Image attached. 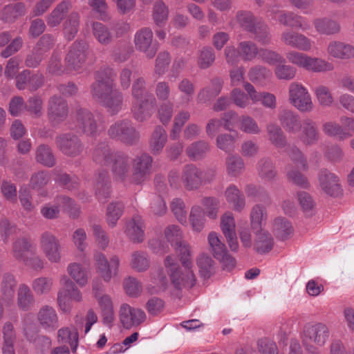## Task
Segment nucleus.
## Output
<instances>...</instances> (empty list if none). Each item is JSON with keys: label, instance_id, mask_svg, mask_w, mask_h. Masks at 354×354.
<instances>
[{"label": "nucleus", "instance_id": "obj_9", "mask_svg": "<svg viewBox=\"0 0 354 354\" xmlns=\"http://www.w3.org/2000/svg\"><path fill=\"white\" fill-rule=\"evenodd\" d=\"M55 143L60 151L66 156L75 158L84 151V145L81 138L72 133H65L57 136Z\"/></svg>", "mask_w": 354, "mask_h": 354}, {"label": "nucleus", "instance_id": "obj_7", "mask_svg": "<svg viewBox=\"0 0 354 354\" xmlns=\"http://www.w3.org/2000/svg\"><path fill=\"white\" fill-rule=\"evenodd\" d=\"M290 103L301 113H310L314 109L311 95L308 89L299 82H292L288 87Z\"/></svg>", "mask_w": 354, "mask_h": 354}, {"label": "nucleus", "instance_id": "obj_29", "mask_svg": "<svg viewBox=\"0 0 354 354\" xmlns=\"http://www.w3.org/2000/svg\"><path fill=\"white\" fill-rule=\"evenodd\" d=\"M278 20L283 26L299 28L303 31L310 29V24L306 18L291 12H280Z\"/></svg>", "mask_w": 354, "mask_h": 354}, {"label": "nucleus", "instance_id": "obj_45", "mask_svg": "<svg viewBox=\"0 0 354 354\" xmlns=\"http://www.w3.org/2000/svg\"><path fill=\"white\" fill-rule=\"evenodd\" d=\"M304 69L313 73H325L333 71L334 66L322 58L308 56Z\"/></svg>", "mask_w": 354, "mask_h": 354}, {"label": "nucleus", "instance_id": "obj_23", "mask_svg": "<svg viewBox=\"0 0 354 354\" xmlns=\"http://www.w3.org/2000/svg\"><path fill=\"white\" fill-rule=\"evenodd\" d=\"M63 206L70 212L71 216L75 218L79 214V208L74 201L66 196H59L55 205L46 207V218L53 219L57 218L60 211V206Z\"/></svg>", "mask_w": 354, "mask_h": 354}, {"label": "nucleus", "instance_id": "obj_48", "mask_svg": "<svg viewBox=\"0 0 354 354\" xmlns=\"http://www.w3.org/2000/svg\"><path fill=\"white\" fill-rule=\"evenodd\" d=\"M238 48L240 51L241 58L245 62L254 60L259 55V50L257 45L252 41H243L239 43Z\"/></svg>", "mask_w": 354, "mask_h": 354}, {"label": "nucleus", "instance_id": "obj_34", "mask_svg": "<svg viewBox=\"0 0 354 354\" xmlns=\"http://www.w3.org/2000/svg\"><path fill=\"white\" fill-rule=\"evenodd\" d=\"M223 81L220 77H214L211 80L210 86L202 88L198 93L197 100L200 103L209 101L218 95L222 90Z\"/></svg>", "mask_w": 354, "mask_h": 354}, {"label": "nucleus", "instance_id": "obj_2", "mask_svg": "<svg viewBox=\"0 0 354 354\" xmlns=\"http://www.w3.org/2000/svg\"><path fill=\"white\" fill-rule=\"evenodd\" d=\"M93 161L101 166H109L113 178L127 186L131 184L132 158L123 151H112L104 142H99L93 152Z\"/></svg>", "mask_w": 354, "mask_h": 354}, {"label": "nucleus", "instance_id": "obj_19", "mask_svg": "<svg viewBox=\"0 0 354 354\" xmlns=\"http://www.w3.org/2000/svg\"><path fill=\"white\" fill-rule=\"evenodd\" d=\"M281 40L285 45L302 51H310L313 48V41L310 39L294 30L283 32Z\"/></svg>", "mask_w": 354, "mask_h": 354}, {"label": "nucleus", "instance_id": "obj_57", "mask_svg": "<svg viewBox=\"0 0 354 354\" xmlns=\"http://www.w3.org/2000/svg\"><path fill=\"white\" fill-rule=\"evenodd\" d=\"M33 298L30 294L29 288L21 284L19 286L17 292V305L19 308L24 310H27L32 306Z\"/></svg>", "mask_w": 354, "mask_h": 354}, {"label": "nucleus", "instance_id": "obj_62", "mask_svg": "<svg viewBox=\"0 0 354 354\" xmlns=\"http://www.w3.org/2000/svg\"><path fill=\"white\" fill-rule=\"evenodd\" d=\"M322 130L326 135L330 137L339 136V138L344 139L351 136V134L344 131L340 124L333 121L324 123Z\"/></svg>", "mask_w": 354, "mask_h": 354}, {"label": "nucleus", "instance_id": "obj_4", "mask_svg": "<svg viewBox=\"0 0 354 354\" xmlns=\"http://www.w3.org/2000/svg\"><path fill=\"white\" fill-rule=\"evenodd\" d=\"M108 136L127 145H134L140 140V133L133 122L127 119L119 120L107 130Z\"/></svg>", "mask_w": 354, "mask_h": 354}, {"label": "nucleus", "instance_id": "obj_32", "mask_svg": "<svg viewBox=\"0 0 354 354\" xmlns=\"http://www.w3.org/2000/svg\"><path fill=\"white\" fill-rule=\"evenodd\" d=\"M167 141V133L165 129L158 125L153 129L149 140L150 151L154 155L160 154Z\"/></svg>", "mask_w": 354, "mask_h": 354}, {"label": "nucleus", "instance_id": "obj_31", "mask_svg": "<svg viewBox=\"0 0 354 354\" xmlns=\"http://www.w3.org/2000/svg\"><path fill=\"white\" fill-rule=\"evenodd\" d=\"M313 24L319 35H333L338 34L341 30L339 23L328 17L316 18Z\"/></svg>", "mask_w": 354, "mask_h": 354}, {"label": "nucleus", "instance_id": "obj_46", "mask_svg": "<svg viewBox=\"0 0 354 354\" xmlns=\"http://www.w3.org/2000/svg\"><path fill=\"white\" fill-rule=\"evenodd\" d=\"M46 257L53 263L59 261L60 246L57 239L51 234H46Z\"/></svg>", "mask_w": 354, "mask_h": 354}, {"label": "nucleus", "instance_id": "obj_41", "mask_svg": "<svg viewBox=\"0 0 354 354\" xmlns=\"http://www.w3.org/2000/svg\"><path fill=\"white\" fill-rule=\"evenodd\" d=\"M95 194L99 200L106 199L110 196L111 180L107 171H99L96 178Z\"/></svg>", "mask_w": 354, "mask_h": 354}, {"label": "nucleus", "instance_id": "obj_5", "mask_svg": "<svg viewBox=\"0 0 354 354\" xmlns=\"http://www.w3.org/2000/svg\"><path fill=\"white\" fill-rule=\"evenodd\" d=\"M115 77L114 70L109 67L97 71L95 82L91 85L92 97L100 103L113 90Z\"/></svg>", "mask_w": 354, "mask_h": 354}, {"label": "nucleus", "instance_id": "obj_26", "mask_svg": "<svg viewBox=\"0 0 354 354\" xmlns=\"http://www.w3.org/2000/svg\"><path fill=\"white\" fill-rule=\"evenodd\" d=\"M144 221L139 215L133 216L127 221L124 233L134 243H141L144 241Z\"/></svg>", "mask_w": 354, "mask_h": 354}, {"label": "nucleus", "instance_id": "obj_35", "mask_svg": "<svg viewBox=\"0 0 354 354\" xmlns=\"http://www.w3.org/2000/svg\"><path fill=\"white\" fill-rule=\"evenodd\" d=\"M226 201L232 205L233 209L237 212H241L245 207L244 195L234 184L230 185L225 191Z\"/></svg>", "mask_w": 354, "mask_h": 354}, {"label": "nucleus", "instance_id": "obj_3", "mask_svg": "<svg viewBox=\"0 0 354 354\" xmlns=\"http://www.w3.org/2000/svg\"><path fill=\"white\" fill-rule=\"evenodd\" d=\"M236 21L241 28L252 34L254 38L261 44L267 46L271 43L272 36L269 27L250 11H238Z\"/></svg>", "mask_w": 354, "mask_h": 354}, {"label": "nucleus", "instance_id": "obj_63", "mask_svg": "<svg viewBox=\"0 0 354 354\" xmlns=\"http://www.w3.org/2000/svg\"><path fill=\"white\" fill-rule=\"evenodd\" d=\"M196 264L203 277L208 278L213 273L214 261L207 254H200L196 259Z\"/></svg>", "mask_w": 354, "mask_h": 354}, {"label": "nucleus", "instance_id": "obj_33", "mask_svg": "<svg viewBox=\"0 0 354 354\" xmlns=\"http://www.w3.org/2000/svg\"><path fill=\"white\" fill-rule=\"evenodd\" d=\"M225 169L229 177H239L245 170L243 159L238 154L228 155L225 158Z\"/></svg>", "mask_w": 354, "mask_h": 354}, {"label": "nucleus", "instance_id": "obj_11", "mask_svg": "<svg viewBox=\"0 0 354 354\" xmlns=\"http://www.w3.org/2000/svg\"><path fill=\"white\" fill-rule=\"evenodd\" d=\"M207 240L213 256L221 262L223 269L227 271L232 270L235 267L236 261L228 253L225 244L221 241L217 233L210 232Z\"/></svg>", "mask_w": 354, "mask_h": 354}, {"label": "nucleus", "instance_id": "obj_36", "mask_svg": "<svg viewBox=\"0 0 354 354\" xmlns=\"http://www.w3.org/2000/svg\"><path fill=\"white\" fill-rule=\"evenodd\" d=\"M255 239L254 249L261 254L269 252L273 248L274 239L267 231H254Z\"/></svg>", "mask_w": 354, "mask_h": 354}, {"label": "nucleus", "instance_id": "obj_44", "mask_svg": "<svg viewBox=\"0 0 354 354\" xmlns=\"http://www.w3.org/2000/svg\"><path fill=\"white\" fill-rule=\"evenodd\" d=\"M64 288L59 291L57 295V302L61 309L64 312L70 310V306L66 303V298L74 291L77 287L73 281L68 278H64L62 280Z\"/></svg>", "mask_w": 354, "mask_h": 354}, {"label": "nucleus", "instance_id": "obj_47", "mask_svg": "<svg viewBox=\"0 0 354 354\" xmlns=\"http://www.w3.org/2000/svg\"><path fill=\"white\" fill-rule=\"evenodd\" d=\"M124 205L120 201L111 203L106 208V222L108 225L113 227L123 214Z\"/></svg>", "mask_w": 354, "mask_h": 354}, {"label": "nucleus", "instance_id": "obj_24", "mask_svg": "<svg viewBox=\"0 0 354 354\" xmlns=\"http://www.w3.org/2000/svg\"><path fill=\"white\" fill-rule=\"evenodd\" d=\"M301 134L299 140L305 146H312L316 145L320 138V133L317 125L315 121L310 118L303 120Z\"/></svg>", "mask_w": 354, "mask_h": 354}, {"label": "nucleus", "instance_id": "obj_15", "mask_svg": "<svg viewBox=\"0 0 354 354\" xmlns=\"http://www.w3.org/2000/svg\"><path fill=\"white\" fill-rule=\"evenodd\" d=\"M94 259L97 272L104 281H110L111 278L118 274L120 259L117 256H113L110 261H108L104 254L96 253Z\"/></svg>", "mask_w": 354, "mask_h": 354}, {"label": "nucleus", "instance_id": "obj_1", "mask_svg": "<svg viewBox=\"0 0 354 354\" xmlns=\"http://www.w3.org/2000/svg\"><path fill=\"white\" fill-rule=\"evenodd\" d=\"M173 247L184 268V271L179 267L174 256H167L165 259V266L171 281L178 290L183 288H192L196 283V277L192 270L191 246L187 242L183 240L180 242L178 241Z\"/></svg>", "mask_w": 354, "mask_h": 354}, {"label": "nucleus", "instance_id": "obj_18", "mask_svg": "<svg viewBox=\"0 0 354 354\" xmlns=\"http://www.w3.org/2000/svg\"><path fill=\"white\" fill-rule=\"evenodd\" d=\"M329 329L323 323L307 324L304 328V343L308 340L323 346L329 337Z\"/></svg>", "mask_w": 354, "mask_h": 354}, {"label": "nucleus", "instance_id": "obj_53", "mask_svg": "<svg viewBox=\"0 0 354 354\" xmlns=\"http://www.w3.org/2000/svg\"><path fill=\"white\" fill-rule=\"evenodd\" d=\"M70 6L71 3L68 1H64L59 3L48 17V24L51 27L59 25Z\"/></svg>", "mask_w": 354, "mask_h": 354}, {"label": "nucleus", "instance_id": "obj_61", "mask_svg": "<svg viewBox=\"0 0 354 354\" xmlns=\"http://www.w3.org/2000/svg\"><path fill=\"white\" fill-rule=\"evenodd\" d=\"M239 129L245 133L258 135L261 133V129L256 120L249 115H242L239 118Z\"/></svg>", "mask_w": 354, "mask_h": 354}, {"label": "nucleus", "instance_id": "obj_39", "mask_svg": "<svg viewBox=\"0 0 354 354\" xmlns=\"http://www.w3.org/2000/svg\"><path fill=\"white\" fill-rule=\"evenodd\" d=\"M267 218V211L264 206L259 204L254 205L250 215V225L253 231L261 230Z\"/></svg>", "mask_w": 354, "mask_h": 354}, {"label": "nucleus", "instance_id": "obj_60", "mask_svg": "<svg viewBox=\"0 0 354 354\" xmlns=\"http://www.w3.org/2000/svg\"><path fill=\"white\" fill-rule=\"evenodd\" d=\"M52 178L59 185L68 189H76L79 185V180L76 177L71 178L66 173L59 171H55L52 174Z\"/></svg>", "mask_w": 354, "mask_h": 354}, {"label": "nucleus", "instance_id": "obj_50", "mask_svg": "<svg viewBox=\"0 0 354 354\" xmlns=\"http://www.w3.org/2000/svg\"><path fill=\"white\" fill-rule=\"evenodd\" d=\"M25 12V5L22 3L8 5L2 11L1 19L6 22H12L18 17L24 15Z\"/></svg>", "mask_w": 354, "mask_h": 354}, {"label": "nucleus", "instance_id": "obj_51", "mask_svg": "<svg viewBox=\"0 0 354 354\" xmlns=\"http://www.w3.org/2000/svg\"><path fill=\"white\" fill-rule=\"evenodd\" d=\"M189 219L193 230L199 232L204 228L205 212L201 206L194 205L192 207Z\"/></svg>", "mask_w": 354, "mask_h": 354}, {"label": "nucleus", "instance_id": "obj_17", "mask_svg": "<svg viewBox=\"0 0 354 354\" xmlns=\"http://www.w3.org/2000/svg\"><path fill=\"white\" fill-rule=\"evenodd\" d=\"M319 185L327 195L338 196L342 194V187L339 178L326 169H321L318 174Z\"/></svg>", "mask_w": 354, "mask_h": 354}, {"label": "nucleus", "instance_id": "obj_42", "mask_svg": "<svg viewBox=\"0 0 354 354\" xmlns=\"http://www.w3.org/2000/svg\"><path fill=\"white\" fill-rule=\"evenodd\" d=\"M16 281L12 274L6 273L3 276L1 292L2 300L7 304H10L14 298Z\"/></svg>", "mask_w": 354, "mask_h": 354}, {"label": "nucleus", "instance_id": "obj_43", "mask_svg": "<svg viewBox=\"0 0 354 354\" xmlns=\"http://www.w3.org/2000/svg\"><path fill=\"white\" fill-rule=\"evenodd\" d=\"M68 274L80 286H84L88 279V272L87 269L83 267L80 263H71L67 267Z\"/></svg>", "mask_w": 354, "mask_h": 354}, {"label": "nucleus", "instance_id": "obj_8", "mask_svg": "<svg viewBox=\"0 0 354 354\" xmlns=\"http://www.w3.org/2000/svg\"><path fill=\"white\" fill-rule=\"evenodd\" d=\"M152 163L153 158L147 153L132 158L131 184H142L152 172Z\"/></svg>", "mask_w": 354, "mask_h": 354}, {"label": "nucleus", "instance_id": "obj_16", "mask_svg": "<svg viewBox=\"0 0 354 354\" xmlns=\"http://www.w3.org/2000/svg\"><path fill=\"white\" fill-rule=\"evenodd\" d=\"M180 179L186 190H196L203 184V171L195 165L187 164L183 169Z\"/></svg>", "mask_w": 354, "mask_h": 354}, {"label": "nucleus", "instance_id": "obj_52", "mask_svg": "<svg viewBox=\"0 0 354 354\" xmlns=\"http://www.w3.org/2000/svg\"><path fill=\"white\" fill-rule=\"evenodd\" d=\"M273 230L278 238L285 239L292 233L293 228L288 220L279 217L274 221Z\"/></svg>", "mask_w": 354, "mask_h": 354}, {"label": "nucleus", "instance_id": "obj_21", "mask_svg": "<svg viewBox=\"0 0 354 354\" xmlns=\"http://www.w3.org/2000/svg\"><path fill=\"white\" fill-rule=\"evenodd\" d=\"M83 322L84 319L82 316L76 315L75 317V328L70 329L68 327H64L58 330V342L69 344L73 353H75L77 348L79 341L77 329L83 327Z\"/></svg>", "mask_w": 354, "mask_h": 354}, {"label": "nucleus", "instance_id": "obj_10", "mask_svg": "<svg viewBox=\"0 0 354 354\" xmlns=\"http://www.w3.org/2000/svg\"><path fill=\"white\" fill-rule=\"evenodd\" d=\"M73 119L75 121V128L79 129L82 133L89 136L97 135V121L93 113L88 109L76 107Z\"/></svg>", "mask_w": 354, "mask_h": 354}, {"label": "nucleus", "instance_id": "obj_20", "mask_svg": "<svg viewBox=\"0 0 354 354\" xmlns=\"http://www.w3.org/2000/svg\"><path fill=\"white\" fill-rule=\"evenodd\" d=\"M119 316L120 320L125 328L138 326L146 319V315L142 310L132 308L127 304L121 305Z\"/></svg>", "mask_w": 354, "mask_h": 354}, {"label": "nucleus", "instance_id": "obj_58", "mask_svg": "<svg viewBox=\"0 0 354 354\" xmlns=\"http://www.w3.org/2000/svg\"><path fill=\"white\" fill-rule=\"evenodd\" d=\"M215 61V53L212 47H203L198 51V65L202 69L210 67Z\"/></svg>", "mask_w": 354, "mask_h": 354}, {"label": "nucleus", "instance_id": "obj_30", "mask_svg": "<svg viewBox=\"0 0 354 354\" xmlns=\"http://www.w3.org/2000/svg\"><path fill=\"white\" fill-rule=\"evenodd\" d=\"M100 104L106 108L110 114L115 115L124 105L123 93L118 89H113Z\"/></svg>", "mask_w": 354, "mask_h": 354}, {"label": "nucleus", "instance_id": "obj_56", "mask_svg": "<svg viewBox=\"0 0 354 354\" xmlns=\"http://www.w3.org/2000/svg\"><path fill=\"white\" fill-rule=\"evenodd\" d=\"M169 10L165 3L158 1L154 3L153 8V19L155 24L158 26H162L168 19Z\"/></svg>", "mask_w": 354, "mask_h": 354}, {"label": "nucleus", "instance_id": "obj_40", "mask_svg": "<svg viewBox=\"0 0 354 354\" xmlns=\"http://www.w3.org/2000/svg\"><path fill=\"white\" fill-rule=\"evenodd\" d=\"M209 144L205 140H198L191 143L185 150L187 156L192 160H199L205 158L209 151Z\"/></svg>", "mask_w": 354, "mask_h": 354}, {"label": "nucleus", "instance_id": "obj_25", "mask_svg": "<svg viewBox=\"0 0 354 354\" xmlns=\"http://www.w3.org/2000/svg\"><path fill=\"white\" fill-rule=\"evenodd\" d=\"M68 112V104L64 99L54 97L50 100L48 118L53 124H57L64 120Z\"/></svg>", "mask_w": 354, "mask_h": 354}, {"label": "nucleus", "instance_id": "obj_49", "mask_svg": "<svg viewBox=\"0 0 354 354\" xmlns=\"http://www.w3.org/2000/svg\"><path fill=\"white\" fill-rule=\"evenodd\" d=\"M130 266L134 270L142 272L150 266V261L147 254L142 251H136L131 254Z\"/></svg>", "mask_w": 354, "mask_h": 354}, {"label": "nucleus", "instance_id": "obj_12", "mask_svg": "<svg viewBox=\"0 0 354 354\" xmlns=\"http://www.w3.org/2000/svg\"><path fill=\"white\" fill-rule=\"evenodd\" d=\"M156 98L153 95H147L145 98L133 100L131 108L133 118L142 122L149 119L155 112Z\"/></svg>", "mask_w": 354, "mask_h": 354}, {"label": "nucleus", "instance_id": "obj_6", "mask_svg": "<svg viewBox=\"0 0 354 354\" xmlns=\"http://www.w3.org/2000/svg\"><path fill=\"white\" fill-rule=\"evenodd\" d=\"M88 53V44L82 40L75 41L68 48L65 57L66 73L82 72Z\"/></svg>", "mask_w": 354, "mask_h": 354}, {"label": "nucleus", "instance_id": "obj_28", "mask_svg": "<svg viewBox=\"0 0 354 354\" xmlns=\"http://www.w3.org/2000/svg\"><path fill=\"white\" fill-rule=\"evenodd\" d=\"M328 55L335 59H348L354 57V47L339 41H331L326 49Z\"/></svg>", "mask_w": 354, "mask_h": 354}, {"label": "nucleus", "instance_id": "obj_59", "mask_svg": "<svg viewBox=\"0 0 354 354\" xmlns=\"http://www.w3.org/2000/svg\"><path fill=\"white\" fill-rule=\"evenodd\" d=\"M248 76L254 83H263L272 77V72L266 66L257 65L250 68Z\"/></svg>", "mask_w": 354, "mask_h": 354}, {"label": "nucleus", "instance_id": "obj_13", "mask_svg": "<svg viewBox=\"0 0 354 354\" xmlns=\"http://www.w3.org/2000/svg\"><path fill=\"white\" fill-rule=\"evenodd\" d=\"M153 34L147 27L138 30L134 36V44L137 50L143 53L148 59H152L158 51V46L153 43Z\"/></svg>", "mask_w": 354, "mask_h": 354}, {"label": "nucleus", "instance_id": "obj_37", "mask_svg": "<svg viewBox=\"0 0 354 354\" xmlns=\"http://www.w3.org/2000/svg\"><path fill=\"white\" fill-rule=\"evenodd\" d=\"M257 170L259 176L265 181H272L277 175L274 163L268 158H263L258 161Z\"/></svg>", "mask_w": 354, "mask_h": 354}, {"label": "nucleus", "instance_id": "obj_38", "mask_svg": "<svg viewBox=\"0 0 354 354\" xmlns=\"http://www.w3.org/2000/svg\"><path fill=\"white\" fill-rule=\"evenodd\" d=\"M268 139L272 145L277 148H284L287 145V139L281 128L275 123L266 125Z\"/></svg>", "mask_w": 354, "mask_h": 354}, {"label": "nucleus", "instance_id": "obj_27", "mask_svg": "<svg viewBox=\"0 0 354 354\" xmlns=\"http://www.w3.org/2000/svg\"><path fill=\"white\" fill-rule=\"evenodd\" d=\"M278 120L281 127L289 133H297L301 127L299 115L293 111L284 109L279 111Z\"/></svg>", "mask_w": 354, "mask_h": 354}, {"label": "nucleus", "instance_id": "obj_55", "mask_svg": "<svg viewBox=\"0 0 354 354\" xmlns=\"http://www.w3.org/2000/svg\"><path fill=\"white\" fill-rule=\"evenodd\" d=\"M80 25V15L77 12H72L64 22V31L68 40L73 39L77 34Z\"/></svg>", "mask_w": 354, "mask_h": 354}, {"label": "nucleus", "instance_id": "obj_64", "mask_svg": "<svg viewBox=\"0 0 354 354\" xmlns=\"http://www.w3.org/2000/svg\"><path fill=\"white\" fill-rule=\"evenodd\" d=\"M259 56L264 62L270 65L286 63V59L281 55L268 48H260Z\"/></svg>", "mask_w": 354, "mask_h": 354}, {"label": "nucleus", "instance_id": "obj_22", "mask_svg": "<svg viewBox=\"0 0 354 354\" xmlns=\"http://www.w3.org/2000/svg\"><path fill=\"white\" fill-rule=\"evenodd\" d=\"M221 228L231 250L236 252L239 249V243L235 230V221L231 212H226L221 216Z\"/></svg>", "mask_w": 354, "mask_h": 354}, {"label": "nucleus", "instance_id": "obj_54", "mask_svg": "<svg viewBox=\"0 0 354 354\" xmlns=\"http://www.w3.org/2000/svg\"><path fill=\"white\" fill-rule=\"evenodd\" d=\"M92 31L95 38L102 45H108L112 41V35L109 28L103 24L94 22Z\"/></svg>", "mask_w": 354, "mask_h": 354}, {"label": "nucleus", "instance_id": "obj_14", "mask_svg": "<svg viewBox=\"0 0 354 354\" xmlns=\"http://www.w3.org/2000/svg\"><path fill=\"white\" fill-rule=\"evenodd\" d=\"M93 292L100 308L103 323L111 326L115 318L111 297L107 294H104L102 287L95 281L93 283Z\"/></svg>", "mask_w": 354, "mask_h": 354}]
</instances>
